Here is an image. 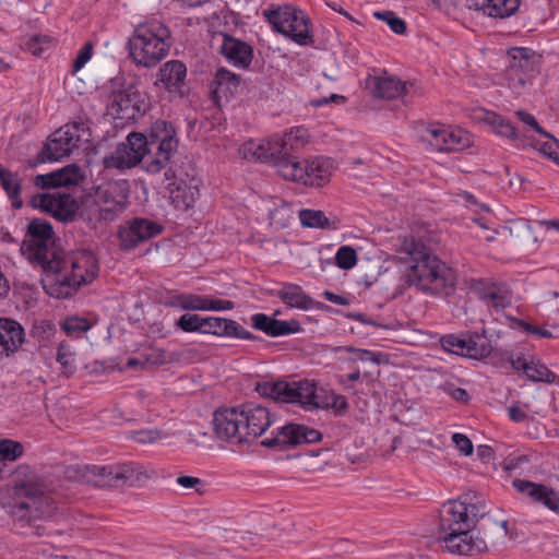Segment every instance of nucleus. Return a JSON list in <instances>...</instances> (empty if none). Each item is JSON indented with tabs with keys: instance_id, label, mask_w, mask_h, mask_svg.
I'll return each mask as SVG.
<instances>
[{
	"instance_id": "obj_1",
	"label": "nucleus",
	"mask_w": 559,
	"mask_h": 559,
	"mask_svg": "<svg viewBox=\"0 0 559 559\" xmlns=\"http://www.w3.org/2000/svg\"><path fill=\"white\" fill-rule=\"evenodd\" d=\"M465 501L453 500L444 503L440 510L439 540L454 555L474 556L487 551V542L508 535V521L488 519L475 535V522L468 515Z\"/></svg>"
},
{
	"instance_id": "obj_2",
	"label": "nucleus",
	"mask_w": 559,
	"mask_h": 559,
	"mask_svg": "<svg viewBox=\"0 0 559 559\" xmlns=\"http://www.w3.org/2000/svg\"><path fill=\"white\" fill-rule=\"evenodd\" d=\"M397 252L403 266L402 278L407 285L436 295L449 296L453 292L456 282L453 270L430 254L423 243L404 238Z\"/></svg>"
},
{
	"instance_id": "obj_3",
	"label": "nucleus",
	"mask_w": 559,
	"mask_h": 559,
	"mask_svg": "<svg viewBox=\"0 0 559 559\" xmlns=\"http://www.w3.org/2000/svg\"><path fill=\"white\" fill-rule=\"evenodd\" d=\"M11 486L13 497L20 499V501L11 507L10 515L22 527L33 526L38 528L37 521L48 519L55 514L57 510L56 502L46 492L45 485L28 465L19 466L13 472Z\"/></svg>"
},
{
	"instance_id": "obj_4",
	"label": "nucleus",
	"mask_w": 559,
	"mask_h": 559,
	"mask_svg": "<svg viewBox=\"0 0 559 559\" xmlns=\"http://www.w3.org/2000/svg\"><path fill=\"white\" fill-rule=\"evenodd\" d=\"M257 392L264 397L284 403H298L306 411L333 408L337 415H344L348 403L344 395L317 390L316 384L308 380L257 383Z\"/></svg>"
},
{
	"instance_id": "obj_5",
	"label": "nucleus",
	"mask_w": 559,
	"mask_h": 559,
	"mask_svg": "<svg viewBox=\"0 0 559 559\" xmlns=\"http://www.w3.org/2000/svg\"><path fill=\"white\" fill-rule=\"evenodd\" d=\"M98 260L92 251L83 250L68 259L58 257V266L51 267L43 280L46 292L56 298H68L81 286L98 275Z\"/></svg>"
},
{
	"instance_id": "obj_6",
	"label": "nucleus",
	"mask_w": 559,
	"mask_h": 559,
	"mask_svg": "<svg viewBox=\"0 0 559 559\" xmlns=\"http://www.w3.org/2000/svg\"><path fill=\"white\" fill-rule=\"evenodd\" d=\"M144 139L148 151V158L144 162V170L155 175L165 169V180L168 181L170 193H175V190L171 189L173 186H176L175 180L179 178L182 181L181 175L178 174L173 160L178 148L175 128L170 122L156 120L150 127L147 134H144ZM180 190L181 187L178 185L175 198H180Z\"/></svg>"
},
{
	"instance_id": "obj_7",
	"label": "nucleus",
	"mask_w": 559,
	"mask_h": 559,
	"mask_svg": "<svg viewBox=\"0 0 559 559\" xmlns=\"http://www.w3.org/2000/svg\"><path fill=\"white\" fill-rule=\"evenodd\" d=\"M171 45L169 27L157 20L136 25L127 44L132 61L144 68L158 64L166 58Z\"/></svg>"
},
{
	"instance_id": "obj_8",
	"label": "nucleus",
	"mask_w": 559,
	"mask_h": 559,
	"mask_svg": "<svg viewBox=\"0 0 559 559\" xmlns=\"http://www.w3.org/2000/svg\"><path fill=\"white\" fill-rule=\"evenodd\" d=\"M85 477L87 481L98 487L119 488L122 486H140L150 476L143 465L127 462L106 466H86Z\"/></svg>"
},
{
	"instance_id": "obj_9",
	"label": "nucleus",
	"mask_w": 559,
	"mask_h": 559,
	"mask_svg": "<svg viewBox=\"0 0 559 559\" xmlns=\"http://www.w3.org/2000/svg\"><path fill=\"white\" fill-rule=\"evenodd\" d=\"M272 28L299 45L313 43L309 17L292 5L276 7L263 12Z\"/></svg>"
},
{
	"instance_id": "obj_10",
	"label": "nucleus",
	"mask_w": 559,
	"mask_h": 559,
	"mask_svg": "<svg viewBox=\"0 0 559 559\" xmlns=\"http://www.w3.org/2000/svg\"><path fill=\"white\" fill-rule=\"evenodd\" d=\"M331 163L323 157L310 160L284 159L277 165V174L285 180L301 182L305 186L321 187L330 177Z\"/></svg>"
},
{
	"instance_id": "obj_11",
	"label": "nucleus",
	"mask_w": 559,
	"mask_h": 559,
	"mask_svg": "<svg viewBox=\"0 0 559 559\" xmlns=\"http://www.w3.org/2000/svg\"><path fill=\"white\" fill-rule=\"evenodd\" d=\"M130 186L127 180H112L95 189L93 201L100 210L105 222H112L127 209Z\"/></svg>"
},
{
	"instance_id": "obj_12",
	"label": "nucleus",
	"mask_w": 559,
	"mask_h": 559,
	"mask_svg": "<svg viewBox=\"0 0 559 559\" xmlns=\"http://www.w3.org/2000/svg\"><path fill=\"white\" fill-rule=\"evenodd\" d=\"M148 158V151L146 150V140L143 133L132 132L127 136L124 143L119 144L115 152L104 157L103 164L107 169H129Z\"/></svg>"
},
{
	"instance_id": "obj_13",
	"label": "nucleus",
	"mask_w": 559,
	"mask_h": 559,
	"mask_svg": "<svg viewBox=\"0 0 559 559\" xmlns=\"http://www.w3.org/2000/svg\"><path fill=\"white\" fill-rule=\"evenodd\" d=\"M309 141L308 130L304 127L292 128L288 132L283 135H272L266 139V150H262V157L265 154L274 156V166L277 169V165L281 160L298 159L294 154L302 148Z\"/></svg>"
},
{
	"instance_id": "obj_14",
	"label": "nucleus",
	"mask_w": 559,
	"mask_h": 559,
	"mask_svg": "<svg viewBox=\"0 0 559 559\" xmlns=\"http://www.w3.org/2000/svg\"><path fill=\"white\" fill-rule=\"evenodd\" d=\"M164 226L145 217H133L118 227L119 248L123 251L135 249L139 245L159 236Z\"/></svg>"
},
{
	"instance_id": "obj_15",
	"label": "nucleus",
	"mask_w": 559,
	"mask_h": 559,
	"mask_svg": "<svg viewBox=\"0 0 559 559\" xmlns=\"http://www.w3.org/2000/svg\"><path fill=\"white\" fill-rule=\"evenodd\" d=\"M322 433L313 428L300 424H286L272 431L271 437L264 438L261 445L265 448H278L285 450L306 443L319 442Z\"/></svg>"
},
{
	"instance_id": "obj_16",
	"label": "nucleus",
	"mask_w": 559,
	"mask_h": 559,
	"mask_svg": "<svg viewBox=\"0 0 559 559\" xmlns=\"http://www.w3.org/2000/svg\"><path fill=\"white\" fill-rule=\"evenodd\" d=\"M110 110L118 119H135L147 109L145 97L136 86L129 84L122 90L112 92Z\"/></svg>"
},
{
	"instance_id": "obj_17",
	"label": "nucleus",
	"mask_w": 559,
	"mask_h": 559,
	"mask_svg": "<svg viewBox=\"0 0 559 559\" xmlns=\"http://www.w3.org/2000/svg\"><path fill=\"white\" fill-rule=\"evenodd\" d=\"M423 138L439 152L461 151L471 145L469 133L459 128L430 126Z\"/></svg>"
},
{
	"instance_id": "obj_18",
	"label": "nucleus",
	"mask_w": 559,
	"mask_h": 559,
	"mask_svg": "<svg viewBox=\"0 0 559 559\" xmlns=\"http://www.w3.org/2000/svg\"><path fill=\"white\" fill-rule=\"evenodd\" d=\"M72 129H78L76 124L64 126L55 131L45 143L43 150L37 155L39 163L47 160H58L69 156L72 151L78 147L79 136L72 133Z\"/></svg>"
},
{
	"instance_id": "obj_19",
	"label": "nucleus",
	"mask_w": 559,
	"mask_h": 559,
	"mask_svg": "<svg viewBox=\"0 0 559 559\" xmlns=\"http://www.w3.org/2000/svg\"><path fill=\"white\" fill-rule=\"evenodd\" d=\"M215 436L222 441L247 442L242 429V414L237 408H219L213 414Z\"/></svg>"
},
{
	"instance_id": "obj_20",
	"label": "nucleus",
	"mask_w": 559,
	"mask_h": 559,
	"mask_svg": "<svg viewBox=\"0 0 559 559\" xmlns=\"http://www.w3.org/2000/svg\"><path fill=\"white\" fill-rule=\"evenodd\" d=\"M53 239L32 238L25 235L21 250L27 259L43 267L46 274L49 269L58 266L59 252L53 246Z\"/></svg>"
},
{
	"instance_id": "obj_21",
	"label": "nucleus",
	"mask_w": 559,
	"mask_h": 559,
	"mask_svg": "<svg viewBox=\"0 0 559 559\" xmlns=\"http://www.w3.org/2000/svg\"><path fill=\"white\" fill-rule=\"evenodd\" d=\"M239 412L242 414V429L247 442L261 437L274 421L269 409L262 405L249 403Z\"/></svg>"
},
{
	"instance_id": "obj_22",
	"label": "nucleus",
	"mask_w": 559,
	"mask_h": 559,
	"mask_svg": "<svg viewBox=\"0 0 559 559\" xmlns=\"http://www.w3.org/2000/svg\"><path fill=\"white\" fill-rule=\"evenodd\" d=\"M24 342L25 332L17 321L0 318V358L14 355Z\"/></svg>"
},
{
	"instance_id": "obj_23",
	"label": "nucleus",
	"mask_w": 559,
	"mask_h": 559,
	"mask_svg": "<svg viewBox=\"0 0 559 559\" xmlns=\"http://www.w3.org/2000/svg\"><path fill=\"white\" fill-rule=\"evenodd\" d=\"M513 487L534 502H540L551 511L559 512V493L547 486L525 479H514Z\"/></svg>"
},
{
	"instance_id": "obj_24",
	"label": "nucleus",
	"mask_w": 559,
	"mask_h": 559,
	"mask_svg": "<svg viewBox=\"0 0 559 559\" xmlns=\"http://www.w3.org/2000/svg\"><path fill=\"white\" fill-rule=\"evenodd\" d=\"M202 333L217 336H231L241 340H258L255 335L243 329L235 320L216 317L203 318Z\"/></svg>"
},
{
	"instance_id": "obj_25",
	"label": "nucleus",
	"mask_w": 559,
	"mask_h": 559,
	"mask_svg": "<svg viewBox=\"0 0 559 559\" xmlns=\"http://www.w3.org/2000/svg\"><path fill=\"white\" fill-rule=\"evenodd\" d=\"M252 328L276 337L298 333L301 325L297 320L282 321L264 313H255L251 317Z\"/></svg>"
},
{
	"instance_id": "obj_26",
	"label": "nucleus",
	"mask_w": 559,
	"mask_h": 559,
	"mask_svg": "<svg viewBox=\"0 0 559 559\" xmlns=\"http://www.w3.org/2000/svg\"><path fill=\"white\" fill-rule=\"evenodd\" d=\"M366 84L378 98L395 99L406 93V83L394 76H369Z\"/></svg>"
},
{
	"instance_id": "obj_27",
	"label": "nucleus",
	"mask_w": 559,
	"mask_h": 559,
	"mask_svg": "<svg viewBox=\"0 0 559 559\" xmlns=\"http://www.w3.org/2000/svg\"><path fill=\"white\" fill-rule=\"evenodd\" d=\"M221 52L235 66L247 68L252 60V48L227 34H223Z\"/></svg>"
},
{
	"instance_id": "obj_28",
	"label": "nucleus",
	"mask_w": 559,
	"mask_h": 559,
	"mask_svg": "<svg viewBox=\"0 0 559 559\" xmlns=\"http://www.w3.org/2000/svg\"><path fill=\"white\" fill-rule=\"evenodd\" d=\"M241 78L225 68H219L211 83V94L218 102L234 96L240 85Z\"/></svg>"
},
{
	"instance_id": "obj_29",
	"label": "nucleus",
	"mask_w": 559,
	"mask_h": 559,
	"mask_svg": "<svg viewBox=\"0 0 559 559\" xmlns=\"http://www.w3.org/2000/svg\"><path fill=\"white\" fill-rule=\"evenodd\" d=\"M158 75V81L168 92H181L187 76V68L179 60H170L162 66Z\"/></svg>"
},
{
	"instance_id": "obj_30",
	"label": "nucleus",
	"mask_w": 559,
	"mask_h": 559,
	"mask_svg": "<svg viewBox=\"0 0 559 559\" xmlns=\"http://www.w3.org/2000/svg\"><path fill=\"white\" fill-rule=\"evenodd\" d=\"M508 55L510 58L509 69L535 76V67L539 56L534 50L526 47H514L508 51Z\"/></svg>"
},
{
	"instance_id": "obj_31",
	"label": "nucleus",
	"mask_w": 559,
	"mask_h": 559,
	"mask_svg": "<svg viewBox=\"0 0 559 559\" xmlns=\"http://www.w3.org/2000/svg\"><path fill=\"white\" fill-rule=\"evenodd\" d=\"M277 297L289 308L308 310L316 306V301L296 284H285L277 292Z\"/></svg>"
},
{
	"instance_id": "obj_32",
	"label": "nucleus",
	"mask_w": 559,
	"mask_h": 559,
	"mask_svg": "<svg viewBox=\"0 0 559 559\" xmlns=\"http://www.w3.org/2000/svg\"><path fill=\"white\" fill-rule=\"evenodd\" d=\"M0 183L8 194L11 205L16 210L21 209L23 206L22 185L17 173H13L0 164Z\"/></svg>"
},
{
	"instance_id": "obj_33",
	"label": "nucleus",
	"mask_w": 559,
	"mask_h": 559,
	"mask_svg": "<svg viewBox=\"0 0 559 559\" xmlns=\"http://www.w3.org/2000/svg\"><path fill=\"white\" fill-rule=\"evenodd\" d=\"M479 297L491 308L504 309L511 304L508 289L497 284L484 285L479 290Z\"/></svg>"
},
{
	"instance_id": "obj_34",
	"label": "nucleus",
	"mask_w": 559,
	"mask_h": 559,
	"mask_svg": "<svg viewBox=\"0 0 559 559\" xmlns=\"http://www.w3.org/2000/svg\"><path fill=\"white\" fill-rule=\"evenodd\" d=\"M78 203L70 195L56 197V203H52L50 213L62 222L75 221L78 214Z\"/></svg>"
},
{
	"instance_id": "obj_35",
	"label": "nucleus",
	"mask_w": 559,
	"mask_h": 559,
	"mask_svg": "<svg viewBox=\"0 0 559 559\" xmlns=\"http://www.w3.org/2000/svg\"><path fill=\"white\" fill-rule=\"evenodd\" d=\"M493 353L489 340L477 333L466 340V357L472 359H484L488 356L493 358Z\"/></svg>"
},
{
	"instance_id": "obj_36",
	"label": "nucleus",
	"mask_w": 559,
	"mask_h": 559,
	"mask_svg": "<svg viewBox=\"0 0 559 559\" xmlns=\"http://www.w3.org/2000/svg\"><path fill=\"white\" fill-rule=\"evenodd\" d=\"M509 230L521 245L528 246L537 241V237L533 234L531 222L526 218L511 221Z\"/></svg>"
},
{
	"instance_id": "obj_37",
	"label": "nucleus",
	"mask_w": 559,
	"mask_h": 559,
	"mask_svg": "<svg viewBox=\"0 0 559 559\" xmlns=\"http://www.w3.org/2000/svg\"><path fill=\"white\" fill-rule=\"evenodd\" d=\"M527 380L532 382L556 383L557 374L549 370L539 360L531 359L527 371L525 372Z\"/></svg>"
},
{
	"instance_id": "obj_38",
	"label": "nucleus",
	"mask_w": 559,
	"mask_h": 559,
	"mask_svg": "<svg viewBox=\"0 0 559 559\" xmlns=\"http://www.w3.org/2000/svg\"><path fill=\"white\" fill-rule=\"evenodd\" d=\"M102 212L93 201L92 204L84 203L81 207H78V214L75 221L85 223L90 229H97L102 223H106Z\"/></svg>"
},
{
	"instance_id": "obj_39",
	"label": "nucleus",
	"mask_w": 559,
	"mask_h": 559,
	"mask_svg": "<svg viewBox=\"0 0 559 559\" xmlns=\"http://www.w3.org/2000/svg\"><path fill=\"white\" fill-rule=\"evenodd\" d=\"M57 187L79 185L83 180L81 168L76 165H69L58 171H53Z\"/></svg>"
},
{
	"instance_id": "obj_40",
	"label": "nucleus",
	"mask_w": 559,
	"mask_h": 559,
	"mask_svg": "<svg viewBox=\"0 0 559 559\" xmlns=\"http://www.w3.org/2000/svg\"><path fill=\"white\" fill-rule=\"evenodd\" d=\"M520 7V0H490L489 16L504 19L511 16Z\"/></svg>"
},
{
	"instance_id": "obj_41",
	"label": "nucleus",
	"mask_w": 559,
	"mask_h": 559,
	"mask_svg": "<svg viewBox=\"0 0 559 559\" xmlns=\"http://www.w3.org/2000/svg\"><path fill=\"white\" fill-rule=\"evenodd\" d=\"M301 224L310 228H324L330 225L329 218L322 211L301 210L299 211Z\"/></svg>"
},
{
	"instance_id": "obj_42",
	"label": "nucleus",
	"mask_w": 559,
	"mask_h": 559,
	"mask_svg": "<svg viewBox=\"0 0 559 559\" xmlns=\"http://www.w3.org/2000/svg\"><path fill=\"white\" fill-rule=\"evenodd\" d=\"M495 359H498L497 361H495L496 365H499V366H503V362H508L511 365L512 369L519 371V370H522L524 373L527 371V367H528V364L530 361L524 358V357H516L514 358L512 353L508 352V350H495L493 353V360Z\"/></svg>"
},
{
	"instance_id": "obj_43",
	"label": "nucleus",
	"mask_w": 559,
	"mask_h": 559,
	"mask_svg": "<svg viewBox=\"0 0 559 559\" xmlns=\"http://www.w3.org/2000/svg\"><path fill=\"white\" fill-rule=\"evenodd\" d=\"M27 237L53 239L52 226L43 219L35 218L27 225Z\"/></svg>"
},
{
	"instance_id": "obj_44",
	"label": "nucleus",
	"mask_w": 559,
	"mask_h": 559,
	"mask_svg": "<svg viewBox=\"0 0 559 559\" xmlns=\"http://www.w3.org/2000/svg\"><path fill=\"white\" fill-rule=\"evenodd\" d=\"M506 78L508 80L510 88H512L515 93L520 94L526 87L527 84L532 83L534 76L508 68L506 71Z\"/></svg>"
},
{
	"instance_id": "obj_45",
	"label": "nucleus",
	"mask_w": 559,
	"mask_h": 559,
	"mask_svg": "<svg viewBox=\"0 0 559 559\" xmlns=\"http://www.w3.org/2000/svg\"><path fill=\"white\" fill-rule=\"evenodd\" d=\"M374 17L378 20L386 22V24L390 26L391 31L394 32L397 35H403L406 33L407 26L404 20L399 17L394 12L392 11H383V12H374Z\"/></svg>"
},
{
	"instance_id": "obj_46",
	"label": "nucleus",
	"mask_w": 559,
	"mask_h": 559,
	"mask_svg": "<svg viewBox=\"0 0 559 559\" xmlns=\"http://www.w3.org/2000/svg\"><path fill=\"white\" fill-rule=\"evenodd\" d=\"M336 265L343 270H349L357 263V253L353 247L342 246L335 254Z\"/></svg>"
},
{
	"instance_id": "obj_47",
	"label": "nucleus",
	"mask_w": 559,
	"mask_h": 559,
	"mask_svg": "<svg viewBox=\"0 0 559 559\" xmlns=\"http://www.w3.org/2000/svg\"><path fill=\"white\" fill-rule=\"evenodd\" d=\"M23 454V445L11 439L0 440V456L4 461H15Z\"/></svg>"
},
{
	"instance_id": "obj_48",
	"label": "nucleus",
	"mask_w": 559,
	"mask_h": 559,
	"mask_svg": "<svg viewBox=\"0 0 559 559\" xmlns=\"http://www.w3.org/2000/svg\"><path fill=\"white\" fill-rule=\"evenodd\" d=\"M441 346L444 350L466 356V340L454 334L444 335L440 338Z\"/></svg>"
},
{
	"instance_id": "obj_49",
	"label": "nucleus",
	"mask_w": 559,
	"mask_h": 559,
	"mask_svg": "<svg viewBox=\"0 0 559 559\" xmlns=\"http://www.w3.org/2000/svg\"><path fill=\"white\" fill-rule=\"evenodd\" d=\"M265 145L266 140H263L260 144L247 142L240 147L239 152L243 155L245 158L252 157L261 162H272L274 164V156L267 155L262 157V154H260L262 153V147L266 150Z\"/></svg>"
},
{
	"instance_id": "obj_50",
	"label": "nucleus",
	"mask_w": 559,
	"mask_h": 559,
	"mask_svg": "<svg viewBox=\"0 0 559 559\" xmlns=\"http://www.w3.org/2000/svg\"><path fill=\"white\" fill-rule=\"evenodd\" d=\"M203 318L198 314H182L176 325L185 332H201L203 330Z\"/></svg>"
},
{
	"instance_id": "obj_51",
	"label": "nucleus",
	"mask_w": 559,
	"mask_h": 559,
	"mask_svg": "<svg viewBox=\"0 0 559 559\" xmlns=\"http://www.w3.org/2000/svg\"><path fill=\"white\" fill-rule=\"evenodd\" d=\"M91 328L85 318L70 317L62 323V329L69 335L86 332Z\"/></svg>"
},
{
	"instance_id": "obj_52",
	"label": "nucleus",
	"mask_w": 559,
	"mask_h": 559,
	"mask_svg": "<svg viewBox=\"0 0 559 559\" xmlns=\"http://www.w3.org/2000/svg\"><path fill=\"white\" fill-rule=\"evenodd\" d=\"M547 138L550 139V141L540 143L537 150L543 155L559 165V140H557L551 134Z\"/></svg>"
},
{
	"instance_id": "obj_53",
	"label": "nucleus",
	"mask_w": 559,
	"mask_h": 559,
	"mask_svg": "<svg viewBox=\"0 0 559 559\" xmlns=\"http://www.w3.org/2000/svg\"><path fill=\"white\" fill-rule=\"evenodd\" d=\"M57 361L61 365L62 369L72 373L74 370L72 354L69 350V346L61 343L58 347Z\"/></svg>"
},
{
	"instance_id": "obj_54",
	"label": "nucleus",
	"mask_w": 559,
	"mask_h": 559,
	"mask_svg": "<svg viewBox=\"0 0 559 559\" xmlns=\"http://www.w3.org/2000/svg\"><path fill=\"white\" fill-rule=\"evenodd\" d=\"M52 203H56V197L49 193L34 194L29 200V205L32 207L47 212H50Z\"/></svg>"
},
{
	"instance_id": "obj_55",
	"label": "nucleus",
	"mask_w": 559,
	"mask_h": 559,
	"mask_svg": "<svg viewBox=\"0 0 559 559\" xmlns=\"http://www.w3.org/2000/svg\"><path fill=\"white\" fill-rule=\"evenodd\" d=\"M92 53H93V44L91 41H87L80 49V51L78 52V55L73 61V64H72L73 73L81 70L87 63V61H90V59L92 58Z\"/></svg>"
},
{
	"instance_id": "obj_56",
	"label": "nucleus",
	"mask_w": 559,
	"mask_h": 559,
	"mask_svg": "<svg viewBox=\"0 0 559 559\" xmlns=\"http://www.w3.org/2000/svg\"><path fill=\"white\" fill-rule=\"evenodd\" d=\"M181 308L185 310H205L206 297L186 295L181 297Z\"/></svg>"
},
{
	"instance_id": "obj_57",
	"label": "nucleus",
	"mask_w": 559,
	"mask_h": 559,
	"mask_svg": "<svg viewBox=\"0 0 559 559\" xmlns=\"http://www.w3.org/2000/svg\"><path fill=\"white\" fill-rule=\"evenodd\" d=\"M344 349L346 352H350V353L355 354V357L352 358V360H354V361H358V360L359 361H373L378 365L381 362L380 354H376L371 350L354 348L352 346H346Z\"/></svg>"
},
{
	"instance_id": "obj_58",
	"label": "nucleus",
	"mask_w": 559,
	"mask_h": 559,
	"mask_svg": "<svg viewBox=\"0 0 559 559\" xmlns=\"http://www.w3.org/2000/svg\"><path fill=\"white\" fill-rule=\"evenodd\" d=\"M452 441L462 454L471 455L473 453V443L465 435L456 432L452 436Z\"/></svg>"
},
{
	"instance_id": "obj_59",
	"label": "nucleus",
	"mask_w": 559,
	"mask_h": 559,
	"mask_svg": "<svg viewBox=\"0 0 559 559\" xmlns=\"http://www.w3.org/2000/svg\"><path fill=\"white\" fill-rule=\"evenodd\" d=\"M516 116L519 117V119L521 121H523L524 123H526L527 126H530L531 128H533L536 132H538L539 134L544 135V136H550V133H548L547 131H545L540 126L539 123L537 122V120L535 119V117L533 115H531L530 112L525 111V110H518L516 111Z\"/></svg>"
},
{
	"instance_id": "obj_60",
	"label": "nucleus",
	"mask_w": 559,
	"mask_h": 559,
	"mask_svg": "<svg viewBox=\"0 0 559 559\" xmlns=\"http://www.w3.org/2000/svg\"><path fill=\"white\" fill-rule=\"evenodd\" d=\"M133 439L139 443H153L160 439V432L154 429L135 431Z\"/></svg>"
},
{
	"instance_id": "obj_61",
	"label": "nucleus",
	"mask_w": 559,
	"mask_h": 559,
	"mask_svg": "<svg viewBox=\"0 0 559 559\" xmlns=\"http://www.w3.org/2000/svg\"><path fill=\"white\" fill-rule=\"evenodd\" d=\"M443 391L448 393L452 399H454L457 402H467L469 399V395L465 389L456 388L452 383H445L442 386Z\"/></svg>"
},
{
	"instance_id": "obj_62",
	"label": "nucleus",
	"mask_w": 559,
	"mask_h": 559,
	"mask_svg": "<svg viewBox=\"0 0 559 559\" xmlns=\"http://www.w3.org/2000/svg\"><path fill=\"white\" fill-rule=\"evenodd\" d=\"M50 43V37L47 35H32L28 38L27 47L32 50V53L35 56H40L43 52V48L37 45L48 44Z\"/></svg>"
},
{
	"instance_id": "obj_63",
	"label": "nucleus",
	"mask_w": 559,
	"mask_h": 559,
	"mask_svg": "<svg viewBox=\"0 0 559 559\" xmlns=\"http://www.w3.org/2000/svg\"><path fill=\"white\" fill-rule=\"evenodd\" d=\"M235 305L231 300L211 299L206 297L205 310L222 311L231 310Z\"/></svg>"
},
{
	"instance_id": "obj_64",
	"label": "nucleus",
	"mask_w": 559,
	"mask_h": 559,
	"mask_svg": "<svg viewBox=\"0 0 559 559\" xmlns=\"http://www.w3.org/2000/svg\"><path fill=\"white\" fill-rule=\"evenodd\" d=\"M34 185L36 187L46 189V188H58L56 182V177L53 173L46 174V175H37L34 178Z\"/></svg>"
}]
</instances>
